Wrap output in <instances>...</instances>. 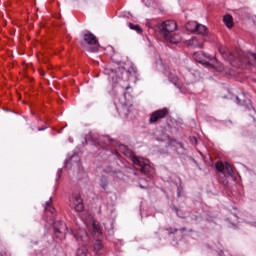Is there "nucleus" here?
<instances>
[{
    "label": "nucleus",
    "mask_w": 256,
    "mask_h": 256,
    "mask_svg": "<svg viewBox=\"0 0 256 256\" xmlns=\"http://www.w3.org/2000/svg\"><path fill=\"white\" fill-rule=\"evenodd\" d=\"M73 234L77 241H89V235L85 230H79L78 232H73Z\"/></svg>",
    "instance_id": "nucleus-12"
},
{
    "label": "nucleus",
    "mask_w": 256,
    "mask_h": 256,
    "mask_svg": "<svg viewBox=\"0 0 256 256\" xmlns=\"http://www.w3.org/2000/svg\"><path fill=\"white\" fill-rule=\"evenodd\" d=\"M194 59L198 63H202L203 65H209L213 57L205 54L204 52H196L194 53Z\"/></svg>",
    "instance_id": "nucleus-8"
},
{
    "label": "nucleus",
    "mask_w": 256,
    "mask_h": 256,
    "mask_svg": "<svg viewBox=\"0 0 256 256\" xmlns=\"http://www.w3.org/2000/svg\"><path fill=\"white\" fill-rule=\"evenodd\" d=\"M57 233H62L60 230H56V235H57Z\"/></svg>",
    "instance_id": "nucleus-22"
},
{
    "label": "nucleus",
    "mask_w": 256,
    "mask_h": 256,
    "mask_svg": "<svg viewBox=\"0 0 256 256\" xmlns=\"http://www.w3.org/2000/svg\"><path fill=\"white\" fill-rule=\"evenodd\" d=\"M72 209L77 211L78 213H81L83 209H85V206L83 205V199H81V195L75 194L72 197L71 203H70Z\"/></svg>",
    "instance_id": "nucleus-6"
},
{
    "label": "nucleus",
    "mask_w": 256,
    "mask_h": 256,
    "mask_svg": "<svg viewBox=\"0 0 256 256\" xmlns=\"http://www.w3.org/2000/svg\"><path fill=\"white\" fill-rule=\"evenodd\" d=\"M120 151H124V155H126V157H129L131 161H133L134 165H138L142 173H147L149 171V165L143 160V158H139L133 155L130 149L122 145L120 146Z\"/></svg>",
    "instance_id": "nucleus-2"
},
{
    "label": "nucleus",
    "mask_w": 256,
    "mask_h": 256,
    "mask_svg": "<svg viewBox=\"0 0 256 256\" xmlns=\"http://www.w3.org/2000/svg\"><path fill=\"white\" fill-rule=\"evenodd\" d=\"M186 43H187V45H190L191 47H194L195 49L202 48L203 43H205V37H203V36L195 37V38H192V39L186 41Z\"/></svg>",
    "instance_id": "nucleus-10"
},
{
    "label": "nucleus",
    "mask_w": 256,
    "mask_h": 256,
    "mask_svg": "<svg viewBox=\"0 0 256 256\" xmlns=\"http://www.w3.org/2000/svg\"><path fill=\"white\" fill-rule=\"evenodd\" d=\"M83 222L85 223L86 227H88V229H92L93 233L97 235V237L101 235V228L99 227V224L93 220V216L89 215L88 220L83 218Z\"/></svg>",
    "instance_id": "nucleus-5"
},
{
    "label": "nucleus",
    "mask_w": 256,
    "mask_h": 256,
    "mask_svg": "<svg viewBox=\"0 0 256 256\" xmlns=\"http://www.w3.org/2000/svg\"><path fill=\"white\" fill-rule=\"evenodd\" d=\"M46 211H49L50 213H55V208H53V206H51V204H47Z\"/></svg>",
    "instance_id": "nucleus-20"
},
{
    "label": "nucleus",
    "mask_w": 256,
    "mask_h": 256,
    "mask_svg": "<svg viewBox=\"0 0 256 256\" xmlns=\"http://www.w3.org/2000/svg\"><path fill=\"white\" fill-rule=\"evenodd\" d=\"M208 66L216 69L219 73L225 71V67L223 66V64L213 57L212 60H210Z\"/></svg>",
    "instance_id": "nucleus-11"
},
{
    "label": "nucleus",
    "mask_w": 256,
    "mask_h": 256,
    "mask_svg": "<svg viewBox=\"0 0 256 256\" xmlns=\"http://www.w3.org/2000/svg\"><path fill=\"white\" fill-rule=\"evenodd\" d=\"M237 103H238V104L241 103V101H239V98H237Z\"/></svg>",
    "instance_id": "nucleus-23"
},
{
    "label": "nucleus",
    "mask_w": 256,
    "mask_h": 256,
    "mask_svg": "<svg viewBox=\"0 0 256 256\" xmlns=\"http://www.w3.org/2000/svg\"><path fill=\"white\" fill-rule=\"evenodd\" d=\"M219 53L222 55V57H224V59H229V61H231V59H233V54H231V52H229V50L227 49L226 46H220L218 48Z\"/></svg>",
    "instance_id": "nucleus-13"
},
{
    "label": "nucleus",
    "mask_w": 256,
    "mask_h": 256,
    "mask_svg": "<svg viewBox=\"0 0 256 256\" xmlns=\"http://www.w3.org/2000/svg\"><path fill=\"white\" fill-rule=\"evenodd\" d=\"M76 256H87V247L81 246L78 248Z\"/></svg>",
    "instance_id": "nucleus-18"
},
{
    "label": "nucleus",
    "mask_w": 256,
    "mask_h": 256,
    "mask_svg": "<svg viewBox=\"0 0 256 256\" xmlns=\"http://www.w3.org/2000/svg\"><path fill=\"white\" fill-rule=\"evenodd\" d=\"M216 169L220 173H223L224 175H233V167L230 166L229 163L222 161L216 163Z\"/></svg>",
    "instance_id": "nucleus-7"
},
{
    "label": "nucleus",
    "mask_w": 256,
    "mask_h": 256,
    "mask_svg": "<svg viewBox=\"0 0 256 256\" xmlns=\"http://www.w3.org/2000/svg\"><path fill=\"white\" fill-rule=\"evenodd\" d=\"M128 27L133 31H137V33H141V26L134 25L133 23H128Z\"/></svg>",
    "instance_id": "nucleus-19"
},
{
    "label": "nucleus",
    "mask_w": 256,
    "mask_h": 256,
    "mask_svg": "<svg viewBox=\"0 0 256 256\" xmlns=\"http://www.w3.org/2000/svg\"><path fill=\"white\" fill-rule=\"evenodd\" d=\"M84 41L87 45H91L90 51L95 53V51H99V42H97V38L92 33L84 34Z\"/></svg>",
    "instance_id": "nucleus-4"
},
{
    "label": "nucleus",
    "mask_w": 256,
    "mask_h": 256,
    "mask_svg": "<svg viewBox=\"0 0 256 256\" xmlns=\"http://www.w3.org/2000/svg\"><path fill=\"white\" fill-rule=\"evenodd\" d=\"M159 30L163 39L168 43H181V36L179 34H173L174 31H177V22L173 20L164 21L160 23Z\"/></svg>",
    "instance_id": "nucleus-1"
},
{
    "label": "nucleus",
    "mask_w": 256,
    "mask_h": 256,
    "mask_svg": "<svg viewBox=\"0 0 256 256\" xmlns=\"http://www.w3.org/2000/svg\"><path fill=\"white\" fill-rule=\"evenodd\" d=\"M167 109H161V110H157L154 113H152L151 117H150V123H157V121H159V119H165V117H167Z\"/></svg>",
    "instance_id": "nucleus-9"
},
{
    "label": "nucleus",
    "mask_w": 256,
    "mask_h": 256,
    "mask_svg": "<svg viewBox=\"0 0 256 256\" xmlns=\"http://www.w3.org/2000/svg\"><path fill=\"white\" fill-rule=\"evenodd\" d=\"M170 80L173 81V83H177L179 81V78L178 77H174V79L170 78Z\"/></svg>",
    "instance_id": "nucleus-21"
},
{
    "label": "nucleus",
    "mask_w": 256,
    "mask_h": 256,
    "mask_svg": "<svg viewBox=\"0 0 256 256\" xmlns=\"http://www.w3.org/2000/svg\"><path fill=\"white\" fill-rule=\"evenodd\" d=\"M196 32L202 35V37H205V35H207V27L201 24H197Z\"/></svg>",
    "instance_id": "nucleus-16"
},
{
    "label": "nucleus",
    "mask_w": 256,
    "mask_h": 256,
    "mask_svg": "<svg viewBox=\"0 0 256 256\" xmlns=\"http://www.w3.org/2000/svg\"><path fill=\"white\" fill-rule=\"evenodd\" d=\"M224 24L228 29H231L233 27V16L232 15H225L223 18Z\"/></svg>",
    "instance_id": "nucleus-15"
},
{
    "label": "nucleus",
    "mask_w": 256,
    "mask_h": 256,
    "mask_svg": "<svg viewBox=\"0 0 256 256\" xmlns=\"http://www.w3.org/2000/svg\"><path fill=\"white\" fill-rule=\"evenodd\" d=\"M133 73V66L131 64H125L117 69V75L123 81H129V77Z\"/></svg>",
    "instance_id": "nucleus-3"
},
{
    "label": "nucleus",
    "mask_w": 256,
    "mask_h": 256,
    "mask_svg": "<svg viewBox=\"0 0 256 256\" xmlns=\"http://www.w3.org/2000/svg\"><path fill=\"white\" fill-rule=\"evenodd\" d=\"M93 249L95 253H99V251L103 249V242H101V240H96L94 243Z\"/></svg>",
    "instance_id": "nucleus-17"
},
{
    "label": "nucleus",
    "mask_w": 256,
    "mask_h": 256,
    "mask_svg": "<svg viewBox=\"0 0 256 256\" xmlns=\"http://www.w3.org/2000/svg\"><path fill=\"white\" fill-rule=\"evenodd\" d=\"M197 22H195V21H191V22H188L187 24H186V29H187V31H189L190 33H195V32H197Z\"/></svg>",
    "instance_id": "nucleus-14"
}]
</instances>
